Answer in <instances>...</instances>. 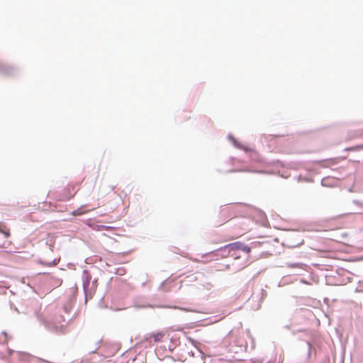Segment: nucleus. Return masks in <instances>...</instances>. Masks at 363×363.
Here are the masks:
<instances>
[{
	"mask_svg": "<svg viewBox=\"0 0 363 363\" xmlns=\"http://www.w3.org/2000/svg\"><path fill=\"white\" fill-rule=\"evenodd\" d=\"M242 246V242L238 241L228 244V247H230L231 250H240Z\"/></svg>",
	"mask_w": 363,
	"mask_h": 363,
	"instance_id": "nucleus-12",
	"label": "nucleus"
},
{
	"mask_svg": "<svg viewBox=\"0 0 363 363\" xmlns=\"http://www.w3.org/2000/svg\"><path fill=\"white\" fill-rule=\"evenodd\" d=\"M260 213H261L262 216H264V212L261 211Z\"/></svg>",
	"mask_w": 363,
	"mask_h": 363,
	"instance_id": "nucleus-31",
	"label": "nucleus"
},
{
	"mask_svg": "<svg viewBox=\"0 0 363 363\" xmlns=\"http://www.w3.org/2000/svg\"><path fill=\"white\" fill-rule=\"evenodd\" d=\"M259 307H260V305L259 304L257 309L259 308Z\"/></svg>",
	"mask_w": 363,
	"mask_h": 363,
	"instance_id": "nucleus-33",
	"label": "nucleus"
},
{
	"mask_svg": "<svg viewBox=\"0 0 363 363\" xmlns=\"http://www.w3.org/2000/svg\"><path fill=\"white\" fill-rule=\"evenodd\" d=\"M321 228H322V226L319 224V230H318V232L325 231V230L322 229Z\"/></svg>",
	"mask_w": 363,
	"mask_h": 363,
	"instance_id": "nucleus-23",
	"label": "nucleus"
},
{
	"mask_svg": "<svg viewBox=\"0 0 363 363\" xmlns=\"http://www.w3.org/2000/svg\"><path fill=\"white\" fill-rule=\"evenodd\" d=\"M43 264H45L46 266H49V267H51V266H55L57 264L58 261L56 259H54L51 262H40Z\"/></svg>",
	"mask_w": 363,
	"mask_h": 363,
	"instance_id": "nucleus-15",
	"label": "nucleus"
},
{
	"mask_svg": "<svg viewBox=\"0 0 363 363\" xmlns=\"http://www.w3.org/2000/svg\"><path fill=\"white\" fill-rule=\"evenodd\" d=\"M252 363H261V362H257L256 361H254Z\"/></svg>",
	"mask_w": 363,
	"mask_h": 363,
	"instance_id": "nucleus-32",
	"label": "nucleus"
},
{
	"mask_svg": "<svg viewBox=\"0 0 363 363\" xmlns=\"http://www.w3.org/2000/svg\"><path fill=\"white\" fill-rule=\"evenodd\" d=\"M241 251H242L243 252L247 254L250 252L251 249L249 246L245 245L244 243L242 242V246L240 247V250Z\"/></svg>",
	"mask_w": 363,
	"mask_h": 363,
	"instance_id": "nucleus-16",
	"label": "nucleus"
},
{
	"mask_svg": "<svg viewBox=\"0 0 363 363\" xmlns=\"http://www.w3.org/2000/svg\"><path fill=\"white\" fill-rule=\"evenodd\" d=\"M228 139L233 143V145L235 147L240 148V149H243L245 152L250 151V148L245 147L242 145H240L232 135L230 134V135H228Z\"/></svg>",
	"mask_w": 363,
	"mask_h": 363,
	"instance_id": "nucleus-10",
	"label": "nucleus"
},
{
	"mask_svg": "<svg viewBox=\"0 0 363 363\" xmlns=\"http://www.w3.org/2000/svg\"><path fill=\"white\" fill-rule=\"evenodd\" d=\"M266 294V292H264V291H262V298L264 297V294Z\"/></svg>",
	"mask_w": 363,
	"mask_h": 363,
	"instance_id": "nucleus-29",
	"label": "nucleus"
},
{
	"mask_svg": "<svg viewBox=\"0 0 363 363\" xmlns=\"http://www.w3.org/2000/svg\"><path fill=\"white\" fill-rule=\"evenodd\" d=\"M18 355L21 361H27V359L29 358L28 354L25 352H20Z\"/></svg>",
	"mask_w": 363,
	"mask_h": 363,
	"instance_id": "nucleus-17",
	"label": "nucleus"
},
{
	"mask_svg": "<svg viewBox=\"0 0 363 363\" xmlns=\"http://www.w3.org/2000/svg\"><path fill=\"white\" fill-rule=\"evenodd\" d=\"M321 363H334V360L331 362L329 357H325L322 361Z\"/></svg>",
	"mask_w": 363,
	"mask_h": 363,
	"instance_id": "nucleus-19",
	"label": "nucleus"
},
{
	"mask_svg": "<svg viewBox=\"0 0 363 363\" xmlns=\"http://www.w3.org/2000/svg\"><path fill=\"white\" fill-rule=\"evenodd\" d=\"M323 254H325V252H320V250H319V255H318V257L320 258V257H323Z\"/></svg>",
	"mask_w": 363,
	"mask_h": 363,
	"instance_id": "nucleus-21",
	"label": "nucleus"
},
{
	"mask_svg": "<svg viewBox=\"0 0 363 363\" xmlns=\"http://www.w3.org/2000/svg\"><path fill=\"white\" fill-rule=\"evenodd\" d=\"M2 334L6 336V337H8V335H7V333L5 331H3Z\"/></svg>",
	"mask_w": 363,
	"mask_h": 363,
	"instance_id": "nucleus-25",
	"label": "nucleus"
},
{
	"mask_svg": "<svg viewBox=\"0 0 363 363\" xmlns=\"http://www.w3.org/2000/svg\"><path fill=\"white\" fill-rule=\"evenodd\" d=\"M157 307H158V308H174V309H179V310H181L182 311H186V312L193 311V310H191L190 308H184V307H179V306H157Z\"/></svg>",
	"mask_w": 363,
	"mask_h": 363,
	"instance_id": "nucleus-11",
	"label": "nucleus"
},
{
	"mask_svg": "<svg viewBox=\"0 0 363 363\" xmlns=\"http://www.w3.org/2000/svg\"><path fill=\"white\" fill-rule=\"evenodd\" d=\"M359 284L360 286H363V281H359Z\"/></svg>",
	"mask_w": 363,
	"mask_h": 363,
	"instance_id": "nucleus-26",
	"label": "nucleus"
},
{
	"mask_svg": "<svg viewBox=\"0 0 363 363\" xmlns=\"http://www.w3.org/2000/svg\"><path fill=\"white\" fill-rule=\"evenodd\" d=\"M324 279L325 285L339 286L342 284V279L336 269H328L326 264L319 259V281Z\"/></svg>",
	"mask_w": 363,
	"mask_h": 363,
	"instance_id": "nucleus-1",
	"label": "nucleus"
},
{
	"mask_svg": "<svg viewBox=\"0 0 363 363\" xmlns=\"http://www.w3.org/2000/svg\"><path fill=\"white\" fill-rule=\"evenodd\" d=\"M355 291H356V292H363V290H362V289H359L358 288H357V289H355Z\"/></svg>",
	"mask_w": 363,
	"mask_h": 363,
	"instance_id": "nucleus-24",
	"label": "nucleus"
},
{
	"mask_svg": "<svg viewBox=\"0 0 363 363\" xmlns=\"http://www.w3.org/2000/svg\"><path fill=\"white\" fill-rule=\"evenodd\" d=\"M71 308H72L71 304L67 303V304L64 305L63 310L65 313H69V311L71 310Z\"/></svg>",
	"mask_w": 363,
	"mask_h": 363,
	"instance_id": "nucleus-18",
	"label": "nucleus"
},
{
	"mask_svg": "<svg viewBox=\"0 0 363 363\" xmlns=\"http://www.w3.org/2000/svg\"><path fill=\"white\" fill-rule=\"evenodd\" d=\"M231 251L232 250L230 248V247H228V245H226L221 247L217 250H215L214 251L212 252V253H214L216 255V256H220L221 257H226L230 255Z\"/></svg>",
	"mask_w": 363,
	"mask_h": 363,
	"instance_id": "nucleus-6",
	"label": "nucleus"
},
{
	"mask_svg": "<svg viewBox=\"0 0 363 363\" xmlns=\"http://www.w3.org/2000/svg\"><path fill=\"white\" fill-rule=\"evenodd\" d=\"M19 70L17 67L0 62V74L3 76L13 77L18 74Z\"/></svg>",
	"mask_w": 363,
	"mask_h": 363,
	"instance_id": "nucleus-3",
	"label": "nucleus"
},
{
	"mask_svg": "<svg viewBox=\"0 0 363 363\" xmlns=\"http://www.w3.org/2000/svg\"><path fill=\"white\" fill-rule=\"evenodd\" d=\"M315 175L316 172L315 171L306 169V173L300 174L298 180L299 182H313Z\"/></svg>",
	"mask_w": 363,
	"mask_h": 363,
	"instance_id": "nucleus-5",
	"label": "nucleus"
},
{
	"mask_svg": "<svg viewBox=\"0 0 363 363\" xmlns=\"http://www.w3.org/2000/svg\"><path fill=\"white\" fill-rule=\"evenodd\" d=\"M65 321L66 318L62 315H59L52 321L45 320L44 325L48 330L52 333H63L65 325L62 324V322L65 323Z\"/></svg>",
	"mask_w": 363,
	"mask_h": 363,
	"instance_id": "nucleus-2",
	"label": "nucleus"
},
{
	"mask_svg": "<svg viewBox=\"0 0 363 363\" xmlns=\"http://www.w3.org/2000/svg\"><path fill=\"white\" fill-rule=\"evenodd\" d=\"M12 352H13V350H9V354H12Z\"/></svg>",
	"mask_w": 363,
	"mask_h": 363,
	"instance_id": "nucleus-28",
	"label": "nucleus"
},
{
	"mask_svg": "<svg viewBox=\"0 0 363 363\" xmlns=\"http://www.w3.org/2000/svg\"><path fill=\"white\" fill-rule=\"evenodd\" d=\"M91 278V277L90 274L86 270H84L82 280H83V288H84V291L89 286Z\"/></svg>",
	"mask_w": 363,
	"mask_h": 363,
	"instance_id": "nucleus-8",
	"label": "nucleus"
},
{
	"mask_svg": "<svg viewBox=\"0 0 363 363\" xmlns=\"http://www.w3.org/2000/svg\"><path fill=\"white\" fill-rule=\"evenodd\" d=\"M164 336V334L162 333H154L152 335V337H153V340L155 342H160L162 338Z\"/></svg>",
	"mask_w": 363,
	"mask_h": 363,
	"instance_id": "nucleus-13",
	"label": "nucleus"
},
{
	"mask_svg": "<svg viewBox=\"0 0 363 363\" xmlns=\"http://www.w3.org/2000/svg\"><path fill=\"white\" fill-rule=\"evenodd\" d=\"M301 265L300 263H291V264H288V267H299Z\"/></svg>",
	"mask_w": 363,
	"mask_h": 363,
	"instance_id": "nucleus-20",
	"label": "nucleus"
},
{
	"mask_svg": "<svg viewBox=\"0 0 363 363\" xmlns=\"http://www.w3.org/2000/svg\"><path fill=\"white\" fill-rule=\"evenodd\" d=\"M337 162V159H336V158H330V159H328V160H319V162H318L319 169L329 167L330 166L336 164Z\"/></svg>",
	"mask_w": 363,
	"mask_h": 363,
	"instance_id": "nucleus-7",
	"label": "nucleus"
},
{
	"mask_svg": "<svg viewBox=\"0 0 363 363\" xmlns=\"http://www.w3.org/2000/svg\"><path fill=\"white\" fill-rule=\"evenodd\" d=\"M315 342H316V338L315 337H313L311 340H307L306 341V344L307 345V347H308V356L310 357L311 354V351L313 349H314V345H315Z\"/></svg>",
	"mask_w": 363,
	"mask_h": 363,
	"instance_id": "nucleus-9",
	"label": "nucleus"
},
{
	"mask_svg": "<svg viewBox=\"0 0 363 363\" xmlns=\"http://www.w3.org/2000/svg\"><path fill=\"white\" fill-rule=\"evenodd\" d=\"M134 306L136 308H154V306L150 304H143V305L138 304V302L135 299L134 300Z\"/></svg>",
	"mask_w": 363,
	"mask_h": 363,
	"instance_id": "nucleus-14",
	"label": "nucleus"
},
{
	"mask_svg": "<svg viewBox=\"0 0 363 363\" xmlns=\"http://www.w3.org/2000/svg\"><path fill=\"white\" fill-rule=\"evenodd\" d=\"M338 178L334 174L331 176L324 177L321 180V185L323 186L334 187L337 185Z\"/></svg>",
	"mask_w": 363,
	"mask_h": 363,
	"instance_id": "nucleus-4",
	"label": "nucleus"
},
{
	"mask_svg": "<svg viewBox=\"0 0 363 363\" xmlns=\"http://www.w3.org/2000/svg\"><path fill=\"white\" fill-rule=\"evenodd\" d=\"M328 298H324V302H325V303H328Z\"/></svg>",
	"mask_w": 363,
	"mask_h": 363,
	"instance_id": "nucleus-27",
	"label": "nucleus"
},
{
	"mask_svg": "<svg viewBox=\"0 0 363 363\" xmlns=\"http://www.w3.org/2000/svg\"><path fill=\"white\" fill-rule=\"evenodd\" d=\"M318 238H325L324 236L318 235Z\"/></svg>",
	"mask_w": 363,
	"mask_h": 363,
	"instance_id": "nucleus-34",
	"label": "nucleus"
},
{
	"mask_svg": "<svg viewBox=\"0 0 363 363\" xmlns=\"http://www.w3.org/2000/svg\"><path fill=\"white\" fill-rule=\"evenodd\" d=\"M73 214H74V215H79L80 213H79V210H77V211H74L73 212Z\"/></svg>",
	"mask_w": 363,
	"mask_h": 363,
	"instance_id": "nucleus-22",
	"label": "nucleus"
},
{
	"mask_svg": "<svg viewBox=\"0 0 363 363\" xmlns=\"http://www.w3.org/2000/svg\"><path fill=\"white\" fill-rule=\"evenodd\" d=\"M164 281L162 283H161L160 286V288L164 285Z\"/></svg>",
	"mask_w": 363,
	"mask_h": 363,
	"instance_id": "nucleus-30",
	"label": "nucleus"
}]
</instances>
